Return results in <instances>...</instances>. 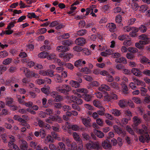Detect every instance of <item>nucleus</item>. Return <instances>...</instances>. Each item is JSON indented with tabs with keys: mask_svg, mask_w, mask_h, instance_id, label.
<instances>
[{
	"mask_svg": "<svg viewBox=\"0 0 150 150\" xmlns=\"http://www.w3.org/2000/svg\"><path fill=\"white\" fill-rule=\"evenodd\" d=\"M142 129L139 130L138 132L142 135L139 137V140L144 143L145 142L148 143L150 140V137L148 133H150V127H147L145 125H143Z\"/></svg>",
	"mask_w": 150,
	"mask_h": 150,
	"instance_id": "1",
	"label": "nucleus"
},
{
	"mask_svg": "<svg viewBox=\"0 0 150 150\" xmlns=\"http://www.w3.org/2000/svg\"><path fill=\"white\" fill-rule=\"evenodd\" d=\"M56 89L57 92L65 95L68 94V92L71 90L70 86L66 84H60L58 85L56 87Z\"/></svg>",
	"mask_w": 150,
	"mask_h": 150,
	"instance_id": "2",
	"label": "nucleus"
},
{
	"mask_svg": "<svg viewBox=\"0 0 150 150\" xmlns=\"http://www.w3.org/2000/svg\"><path fill=\"white\" fill-rule=\"evenodd\" d=\"M99 146L100 143L98 141L94 142L90 141L89 142L87 143L86 145V148L88 150L98 149L99 148Z\"/></svg>",
	"mask_w": 150,
	"mask_h": 150,
	"instance_id": "3",
	"label": "nucleus"
},
{
	"mask_svg": "<svg viewBox=\"0 0 150 150\" xmlns=\"http://www.w3.org/2000/svg\"><path fill=\"white\" fill-rule=\"evenodd\" d=\"M47 59L48 60H54V62L55 63H57L59 66H62L64 63L63 62L59 59L56 57V55L54 53L49 54L47 56Z\"/></svg>",
	"mask_w": 150,
	"mask_h": 150,
	"instance_id": "4",
	"label": "nucleus"
},
{
	"mask_svg": "<svg viewBox=\"0 0 150 150\" xmlns=\"http://www.w3.org/2000/svg\"><path fill=\"white\" fill-rule=\"evenodd\" d=\"M139 39L141 40L139 42L143 45H146L150 42V38H148L147 35L144 34L140 35L139 36Z\"/></svg>",
	"mask_w": 150,
	"mask_h": 150,
	"instance_id": "5",
	"label": "nucleus"
},
{
	"mask_svg": "<svg viewBox=\"0 0 150 150\" xmlns=\"http://www.w3.org/2000/svg\"><path fill=\"white\" fill-rule=\"evenodd\" d=\"M74 139L76 141L79 142L80 146L79 147V149L80 150L82 149L83 146V143L82 140L80 139V136L76 132H74L72 134Z\"/></svg>",
	"mask_w": 150,
	"mask_h": 150,
	"instance_id": "6",
	"label": "nucleus"
},
{
	"mask_svg": "<svg viewBox=\"0 0 150 150\" xmlns=\"http://www.w3.org/2000/svg\"><path fill=\"white\" fill-rule=\"evenodd\" d=\"M75 42L77 45L82 46L85 44L86 40L83 38L80 37L77 38Z\"/></svg>",
	"mask_w": 150,
	"mask_h": 150,
	"instance_id": "7",
	"label": "nucleus"
},
{
	"mask_svg": "<svg viewBox=\"0 0 150 150\" xmlns=\"http://www.w3.org/2000/svg\"><path fill=\"white\" fill-rule=\"evenodd\" d=\"M81 120L83 124L86 127L91 126L90 122L91 119L90 118L88 117L87 119L84 118H81Z\"/></svg>",
	"mask_w": 150,
	"mask_h": 150,
	"instance_id": "8",
	"label": "nucleus"
},
{
	"mask_svg": "<svg viewBox=\"0 0 150 150\" xmlns=\"http://www.w3.org/2000/svg\"><path fill=\"white\" fill-rule=\"evenodd\" d=\"M103 148L105 149H110L111 148V145L108 140H105L102 143Z\"/></svg>",
	"mask_w": 150,
	"mask_h": 150,
	"instance_id": "9",
	"label": "nucleus"
},
{
	"mask_svg": "<svg viewBox=\"0 0 150 150\" xmlns=\"http://www.w3.org/2000/svg\"><path fill=\"white\" fill-rule=\"evenodd\" d=\"M106 26L108 27L109 30L111 32H114L116 30V25L114 23H108L107 25Z\"/></svg>",
	"mask_w": 150,
	"mask_h": 150,
	"instance_id": "10",
	"label": "nucleus"
},
{
	"mask_svg": "<svg viewBox=\"0 0 150 150\" xmlns=\"http://www.w3.org/2000/svg\"><path fill=\"white\" fill-rule=\"evenodd\" d=\"M20 148L21 150H27L28 147L27 143L24 140H22L21 141Z\"/></svg>",
	"mask_w": 150,
	"mask_h": 150,
	"instance_id": "11",
	"label": "nucleus"
},
{
	"mask_svg": "<svg viewBox=\"0 0 150 150\" xmlns=\"http://www.w3.org/2000/svg\"><path fill=\"white\" fill-rule=\"evenodd\" d=\"M133 80L134 82L137 86H141L144 87H145L146 84L144 81L135 78H133Z\"/></svg>",
	"mask_w": 150,
	"mask_h": 150,
	"instance_id": "12",
	"label": "nucleus"
},
{
	"mask_svg": "<svg viewBox=\"0 0 150 150\" xmlns=\"http://www.w3.org/2000/svg\"><path fill=\"white\" fill-rule=\"evenodd\" d=\"M86 63V62L85 61H82V59H79L75 62L74 65L76 67H79L83 66Z\"/></svg>",
	"mask_w": 150,
	"mask_h": 150,
	"instance_id": "13",
	"label": "nucleus"
},
{
	"mask_svg": "<svg viewBox=\"0 0 150 150\" xmlns=\"http://www.w3.org/2000/svg\"><path fill=\"white\" fill-rule=\"evenodd\" d=\"M56 50L58 52H64L69 50V49L67 47L63 45H60L57 46L56 49Z\"/></svg>",
	"mask_w": 150,
	"mask_h": 150,
	"instance_id": "14",
	"label": "nucleus"
},
{
	"mask_svg": "<svg viewBox=\"0 0 150 150\" xmlns=\"http://www.w3.org/2000/svg\"><path fill=\"white\" fill-rule=\"evenodd\" d=\"M133 124L135 126L138 125L142 121V119L137 116H134L133 118Z\"/></svg>",
	"mask_w": 150,
	"mask_h": 150,
	"instance_id": "15",
	"label": "nucleus"
},
{
	"mask_svg": "<svg viewBox=\"0 0 150 150\" xmlns=\"http://www.w3.org/2000/svg\"><path fill=\"white\" fill-rule=\"evenodd\" d=\"M131 71L132 73L135 76L139 77L140 76L141 71L138 69L133 68L132 69Z\"/></svg>",
	"mask_w": 150,
	"mask_h": 150,
	"instance_id": "16",
	"label": "nucleus"
},
{
	"mask_svg": "<svg viewBox=\"0 0 150 150\" xmlns=\"http://www.w3.org/2000/svg\"><path fill=\"white\" fill-rule=\"evenodd\" d=\"M73 55L69 53H66L64 55L63 59L65 62H68L70 59L73 57Z\"/></svg>",
	"mask_w": 150,
	"mask_h": 150,
	"instance_id": "17",
	"label": "nucleus"
},
{
	"mask_svg": "<svg viewBox=\"0 0 150 150\" xmlns=\"http://www.w3.org/2000/svg\"><path fill=\"white\" fill-rule=\"evenodd\" d=\"M24 72L26 76L27 77H33V72L30 71L27 68H24Z\"/></svg>",
	"mask_w": 150,
	"mask_h": 150,
	"instance_id": "18",
	"label": "nucleus"
},
{
	"mask_svg": "<svg viewBox=\"0 0 150 150\" xmlns=\"http://www.w3.org/2000/svg\"><path fill=\"white\" fill-rule=\"evenodd\" d=\"M66 125L67 128L69 129L71 128L72 130L75 131L78 130L79 129V127L77 125H73L71 127L68 122H66Z\"/></svg>",
	"mask_w": 150,
	"mask_h": 150,
	"instance_id": "19",
	"label": "nucleus"
},
{
	"mask_svg": "<svg viewBox=\"0 0 150 150\" xmlns=\"http://www.w3.org/2000/svg\"><path fill=\"white\" fill-rule=\"evenodd\" d=\"M140 62L142 63H147L150 65V60L145 56H142L140 58Z\"/></svg>",
	"mask_w": 150,
	"mask_h": 150,
	"instance_id": "20",
	"label": "nucleus"
},
{
	"mask_svg": "<svg viewBox=\"0 0 150 150\" xmlns=\"http://www.w3.org/2000/svg\"><path fill=\"white\" fill-rule=\"evenodd\" d=\"M54 76V79L55 81L57 83H62L63 81V80L62 77V76L58 74H55Z\"/></svg>",
	"mask_w": 150,
	"mask_h": 150,
	"instance_id": "21",
	"label": "nucleus"
},
{
	"mask_svg": "<svg viewBox=\"0 0 150 150\" xmlns=\"http://www.w3.org/2000/svg\"><path fill=\"white\" fill-rule=\"evenodd\" d=\"M98 89L100 91H110V88L106 85L103 84L100 87H99Z\"/></svg>",
	"mask_w": 150,
	"mask_h": 150,
	"instance_id": "22",
	"label": "nucleus"
},
{
	"mask_svg": "<svg viewBox=\"0 0 150 150\" xmlns=\"http://www.w3.org/2000/svg\"><path fill=\"white\" fill-rule=\"evenodd\" d=\"M115 62L118 63H122L126 64L127 63L126 59L123 57H121L115 60Z\"/></svg>",
	"mask_w": 150,
	"mask_h": 150,
	"instance_id": "23",
	"label": "nucleus"
},
{
	"mask_svg": "<svg viewBox=\"0 0 150 150\" xmlns=\"http://www.w3.org/2000/svg\"><path fill=\"white\" fill-rule=\"evenodd\" d=\"M54 142V139L50 135H47L45 138V143H53Z\"/></svg>",
	"mask_w": 150,
	"mask_h": 150,
	"instance_id": "24",
	"label": "nucleus"
},
{
	"mask_svg": "<svg viewBox=\"0 0 150 150\" xmlns=\"http://www.w3.org/2000/svg\"><path fill=\"white\" fill-rule=\"evenodd\" d=\"M50 88L49 86L42 88H41V90L44 94L48 95L50 93Z\"/></svg>",
	"mask_w": 150,
	"mask_h": 150,
	"instance_id": "25",
	"label": "nucleus"
},
{
	"mask_svg": "<svg viewBox=\"0 0 150 150\" xmlns=\"http://www.w3.org/2000/svg\"><path fill=\"white\" fill-rule=\"evenodd\" d=\"M127 104V101L124 100H120L118 104L120 107L124 108L126 107Z\"/></svg>",
	"mask_w": 150,
	"mask_h": 150,
	"instance_id": "26",
	"label": "nucleus"
},
{
	"mask_svg": "<svg viewBox=\"0 0 150 150\" xmlns=\"http://www.w3.org/2000/svg\"><path fill=\"white\" fill-rule=\"evenodd\" d=\"M130 119L128 120L126 118H123L121 120V121L120 122V125L124 127L128 123L129 120H130Z\"/></svg>",
	"mask_w": 150,
	"mask_h": 150,
	"instance_id": "27",
	"label": "nucleus"
},
{
	"mask_svg": "<svg viewBox=\"0 0 150 150\" xmlns=\"http://www.w3.org/2000/svg\"><path fill=\"white\" fill-rule=\"evenodd\" d=\"M63 62L64 63L63 65L62 66H65L67 68L70 70H73L74 69V66L71 63H66Z\"/></svg>",
	"mask_w": 150,
	"mask_h": 150,
	"instance_id": "28",
	"label": "nucleus"
},
{
	"mask_svg": "<svg viewBox=\"0 0 150 150\" xmlns=\"http://www.w3.org/2000/svg\"><path fill=\"white\" fill-rule=\"evenodd\" d=\"M94 132L96 135L99 138H103L104 137V134L102 132L95 129Z\"/></svg>",
	"mask_w": 150,
	"mask_h": 150,
	"instance_id": "29",
	"label": "nucleus"
},
{
	"mask_svg": "<svg viewBox=\"0 0 150 150\" xmlns=\"http://www.w3.org/2000/svg\"><path fill=\"white\" fill-rule=\"evenodd\" d=\"M69 84L72 87L77 88L80 86L79 84L77 81L73 80H71L69 82Z\"/></svg>",
	"mask_w": 150,
	"mask_h": 150,
	"instance_id": "30",
	"label": "nucleus"
},
{
	"mask_svg": "<svg viewBox=\"0 0 150 150\" xmlns=\"http://www.w3.org/2000/svg\"><path fill=\"white\" fill-rule=\"evenodd\" d=\"M62 140L63 142L65 143L68 147L70 146L71 141L69 138L62 137Z\"/></svg>",
	"mask_w": 150,
	"mask_h": 150,
	"instance_id": "31",
	"label": "nucleus"
},
{
	"mask_svg": "<svg viewBox=\"0 0 150 150\" xmlns=\"http://www.w3.org/2000/svg\"><path fill=\"white\" fill-rule=\"evenodd\" d=\"M58 145L57 150H66L65 145L63 142H59Z\"/></svg>",
	"mask_w": 150,
	"mask_h": 150,
	"instance_id": "32",
	"label": "nucleus"
},
{
	"mask_svg": "<svg viewBox=\"0 0 150 150\" xmlns=\"http://www.w3.org/2000/svg\"><path fill=\"white\" fill-rule=\"evenodd\" d=\"M49 54V53L46 52H40L38 54V56L39 57L42 58H47V56Z\"/></svg>",
	"mask_w": 150,
	"mask_h": 150,
	"instance_id": "33",
	"label": "nucleus"
},
{
	"mask_svg": "<svg viewBox=\"0 0 150 150\" xmlns=\"http://www.w3.org/2000/svg\"><path fill=\"white\" fill-rule=\"evenodd\" d=\"M76 91L79 93L83 94H86L88 93V90L86 88H77L76 89Z\"/></svg>",
	"mask_w": 150,
	"mask_h": 150,
	"instance_id": "34",
	"label": "nucleus"
},
{
	"mask_svg": "<svg viewBox=\"0 0 150 150\" xmlns=\"http://www.w3.org/2000/svg\"><path fill=\"white\" fill-rule=\"evenodd\" d=\"M13 118L15 120H17L20 122L21 123L22 122L23 123L25 122V120L21 118L20 116L18 115H14Z\"/></svg>",
	"mask_w": 150,
	"mask_h": 150,
	"instance_id": "35",
	"label": "nucleus"
},
{
	"mask_svg": "<svg viewBox=\"0 0 150 150\" xmlns=\"http://www.w3.org/2000/svg\"><path fill=\"white\" fill-rule=\"evenodd\" d=\"M47 31L46 28H41L37 30L36 33L38 34L42 35L45 33Z\"/></svg>",
	"mask_w": 150,
	"mask_h": 150,
	"instance_id": "36",
	"label": "nucleus"
},
{
	"mask_svg": "<svg viewBox=\"0 0 150 150\" xmlns=\"http://www.w3.org/2000/svg\"><path fill=\"white\" fill-rule=\"evenodd\" d=\"M111 112L115 116H119L121 113L120 111L117 109H112L111 110Z\"/></svg>",
	"mask_w": 150,
	"mask_h": 150,
	"instance_id": "37",
	"label": "nucleus"
},
{
	"mask_svg": "<svg viewBox=\"0 0 150 150\" xmlns=\"http://www.w3.org/2000/svg\"><path fill=\"white\" fill-rule=\"evenodd\" d=\"M53 116H50L49 118L46 120V121L47 122L49 123H52V122L51 121V120L52 121H56V117H55Z\"/></svg>",
	"mask_w": 150,
	"mask_h": 150,
	"instance_id": "38",
	"label": "nucleus"
},
{
	"mask_svg": "<svg viewBox=\"0 0 150 150\" xmlns=\"http://www.w3.org/2000/svg\"><path fill=\"white\" fill-rule=\"evenodd\" d=\"M12 60L11 58H8L4 60L2 63L5 65H8L11 62Z\"/></svg>",
	"mask_w": 150,
	"mask_h": 150,
	"instance_id": "39",
	"label": "nucleus"
},
{
	"mask_svg": "<svg viewBox=\"0 0 150 150\" xmlns=\"http://www.w3.org/2000/svg\"><path fill=\"white\" fill-rule=\"evenodd\" d=\"M132 42L131 40H125L123 42V45L126 47H128L131 46L132 44Z\"/></svg>",
	"mask_w": 150,
	"mask_h": 150,
	"instance_id": "40",
	"label": "nucleus"
},
{
	"mask_svg": "<svg viewBox=\"0 0 150 150\" xmlns=\"http://www.w3.org/2000/svg\"><path fill=\"white\" fill-rule=\"evenodd\" d=\"M80 71L86 74H90L91 72V70L87 67H85L81 68Z\"/></svg>",
	"mask_w": 150,
	"mask_h": 150,
	"instance_id": "41",
	"label": "nucleus"
},
{
	"mask_svg": "<svg viewBox=\"0 0 150 150\" xmlns=\"http://www.w3.org/2000/svg\"><path fill=\"white\" fill-rule=\"evenodd\" d=\"M77 98V97L76 96H68L67 99L70 102H72L75 103Z\"/></svg>",
	"mask_w": 150,
	"mask_h": 150,
	"instance_id": "42",
	"label": "nucleus"
},
{
	"mask_svg": "<svg viewBox=\"0 0 150 150\" xmlns=\"http://www.w3.org/2000/svg\"><path fill=\"white\" fill-rule=\"evenodd\" d=\"M129 37L128 35H123L119 36L118 37V39L121 41H123L124 40H126Z\"/></svg>",
	"mask_w": 150,
	"mask_h": 150,
	"instance_id": "43",
	"label": "nucleus"
},
{
	"mask_svg": "<svg viewBox=\"0 0 150 150\" xmlns=\"http://www.w3.org/2000/svg\"><path fill=\"white\" fill-rule=\"evenodd\" d=\"M139 29L141 33H144L147 30V28L145 25H141L139 27Z\"/></svg>",
	"mask_w": 150,
	"mask_h": 150,
	"instance_id": "44",
	"label": "nucleus"
},
{
	"mask_svg": "<svg viewBox=\"0 0 150 150\" xmlns=\"http://www.w3.org/2000/svg\"><path fill=\"white\" fill-rule=\"evenodd\" d=\"M87 33V31L86 30L82 29L77 32V34L79 36H83L85 35Z\"/></svg>",
	"mask_w": 150,
	"mask_h": 150,
	"instance_id": "45",
	"label": "nucleus"
},
{
	"mask_svg": "<svg viewBox=\"0 0 150 150\" xmlns=\"http://www.w3.org/2000/svg\"><path fill=\"white\" fill-rule=\"evenodd\" d=\"M8 55V53L5 50L0 52V58H4Z\"/></svg>",
	"mask_w": 150,
	"mask_h": 150,
	"instance_id": "46",
	"label": "nucleus"
},
{
	"mask_svg": "<svg viewBox=\"0 0 150 150\" xmlns=\"http://www.w3.org/2000/svg\"><path fill=\"white\" fill-rule=\"evenodd\" d=\"M73 43L72 41L65 40L63 41L62 44L64 45L69 46L72 44Z\"/></svg>",
	"mask_w": 150,
	"mask_h": 150,
	"instance_id": "47",
	"label": "nucleus"
},
{
	"mask_svg": "<svg viewBox=\"0 0 150 150\" xmlns=\"http://www.w3.org/2000/svg\"><path fill=\"white\" fill-rule=\"evenodd\" d=\"M27 16L28 18H36L39 17L38 16H37L34 13H28Z\"/></svg>",
	"mask_w": 150,
	"mask_h": 150,
	"instance_id": "48",
	"label": "nucleus"
},
{
	"mask_svg": "<svg viewBox=\"0 0 150 150\" xmlns=\"http://www.w3.org/2000/svg\"><path fill=\"white\" fill-rule=\"evenodd\" d=\"M145 87H141L139 88L140 91L141 92L142 96H144L145 94L147 91V90L146 88H144Z\"/></svg>",
	"mask_w": 150,
	"mask_h": 150,
	"instance_id": "49",
	"label": "nucleus"
},
{
	"mask_svg": "<svg viewBox=\"0 0 150 150\" xmlns=\"http://www.w3.org/2000/svg\"><path fill=\"white\" fill-rule=\"evenodd\" d=\"M121 81H122L121 83V85L124 84L125 83H127L128 82V79L126 77L122 76H121Z\"/></svg>",
	"mask_w": 150,
	"mask_h": 150,
	"instance_id": "50",
	"label": "nucleus"
},
{
	"mask_svg": "<svg viewBox=\"0 0 150 150\" xmlns=\"http://www.w3.org/2000/svg\"><path fill=\"white\" fill-rule=\"evenodd\" d=\"M132 100L137 104H139L141 103V99L138 97H133L132 98Z\"/></svg>",
	"mask_w": 150,
	"mask_h": 150,
	"instance_id": "51",
	"label": "nucleus"
},
{
	"mask_svg": "<svg viewBox=\"0 0 150 150\" xmlns=\"http://www.w3.org/2000/svg\"><path fill=\"white\" fill-rule=\"evenodd\" d=\"M54 71L51 69H48L47 70V76L51 77L54 76Z\"/></svg>",
	"mask_w": 150,
	"mask_h": 150,
	"instance_id": "52",
	"label": "nucleus"
},
{
	"mask_svg": "<svg viewBox=\"0 0 150 150\" xmlns=\"http://www.w3.org/2000/svg\"><path fill=\"white\" fill-rule=\"evenodd\" d=\"M104 98V101H109L111 100L110 95L109 96L107 92L105 93Z\"/></svg>",
	"mask_w": 150,
	"mask_h": 150,
	"instance_id": "53",
	"label": "nucleus"
},
{
	"mask_svg": "<svg viewBox=\"0 0 150 150\" xmlns=\"http://www.w3.org/2000/svg\"><path fill=\"white\" fill-rule=\"evenodd\" d=\"M113 128L115 131L118 134L122 132V130L120 127H119L117 125H115L113 126Z\"/></svg>",
	"mask_w": 150,
	"mask_h": 150,
	"instance_id": "54",
	"label": "nucleus"
},
{
	"mask_svg": "<svg viewBox=\"0 0 150 150\" xmlns=\"http://www.w3.org/2000/svg\"><path fill=\"white\" fill-rule=\"evenodd\" d=\"M40 134L41 137L42 139H43L45 138V132L42 129H41L40 130Z\"/></svg>",
	"mask_w": 150,
	"mask_h": 150,
	"instance_id": "55",
	"label": "nucleus"
},
{
	"mask_svg": "<svg viewBox=\"0 0 150 150\" xmlns=\"http://www.w3.org/2000/svg\"><path fill=\"white\" fill-rule=\"evenodd\" d=\"M147 9V7L146 5H142L140 7L139 10L142 12H145Z\"/></svg>",
	"mask_w": 150,
	"mask_h": 150,
	"instance_id": "56",
	"label": "nucleus"
},
{
	"mask_svg": "<svg viewBox=\"0 0 150 150\" xmlns=\"http://www.w3.org/2000/svg\"><path fill=\"white\" fill-rule=\"evenodd\" d=\"M73 49L74 51L77 52H80L83 50V49L82 47L78 46H76L74 47Z\"/></svg>",
	"mask_w": 150,
	"mask_h": 150,
	"instance_id": "57",
	"label": "nucleus"
},
{
	"mask_svg": "<svg viewBox=\"0 0 150 150\" xmlns=\"http://www.w3.org/2000/svg\"><path fill=\"white\" fill-rule=\"evenodd\" d=\"M59 21H54L51 23L49 25L50 27L52 28L57 26L59 24Z\"/></svg>",
	"mask_w": 150,
	"mask_h": 150,
	"instance_id": "58",
	"label": "nucleus"
},
{
	"mask_svg": "<svg viewBox=\"0 0 150 150\" xmlns=\"http://www.w3.org/2000/svg\"><path fill=\"white\" fill-rule=\"evenodd\" d=\"M7 135L6 133H3L1 134V137L4 142L6 143L7 139H6Z\"/></svg>",
	"mask_w": 150,
	"mask_h": 150,
	"instance_id": "59",
	"label": "nucleus"
},
{
	"mask_svg": "<svg viewBox=\"0 0 150 150\" xmlns=\"http://www.w3.org/2000/svg\"><path fill=\"white\" fill-rule=\"evenodd\" d=\"M144 45H143V44H141L139 42H139H137L135 44V47L139 49H142L143 48V46Z\"/></svg>",
	"mask_w": 150,
	"mask_h": 150,
	"instance_id": "60",
	"label": "nucleus"
},
{
	"mask_svg": "<svg viewBox=\"0 0 150 150\" xmlns=\"http://www.w3.org/2000/svg\"><path fill=\"white\" fill-rule=\"evenodd\" d=\"M120 56L121 54L120 53L118 52H116L112 53L111 56L112 58H118L120 57Z\"/></svg>",
	"mask_w": 150,
	"mask_h": 150,
	"instance_id": "61",
	"label": "nucleus"
},
{
	"mask_svg": "<svg viewBox=\"0 0 150 150\" xmlns=\"http://www.w3.org/2000/svg\"><path fill=\"white\" fill-rule=\"evenodd\" d=\"M93 104L95 107L99 108L100 107L101 105L100 102L98 100H94L93 101Z\"/></svg>",
	"mask_w": 150,
	"mask_h": 150,
	"instance_id": "62",
	"label": "nucleus"
},
{
	"mask_svg": "<svg viewBox=\"0 0 150 150\" xmlns=\"http://www.w3.org/2000/svg\"><path fill=\"white\" fill-rule=\"evenodd\" d=\"M59 127H60L59 125L58 124H57L54 126H52V128L54 131L55 132H58L59 131Z\"/></svg>",
	"mask_w": 150,
	"mask_h": 150,
	"instance_id": "63",
	"label": "nucleus"
},
{
	"mask_svg": "<svg viewBox=\"0 0 150 150\" xmlns=\"http://www.w3.org/2000/svg\"><path fill=\"white\" fill-rule=\"evenodd\" d=\"M128 51L133 53L137 52H138V49L135 47H129L128 48Z\"/></svg>",
	"mask_w": 150,
	"mask_h": 150,
	"instance_id": "64",
	"label": "nucleus"
}]
</instances>
